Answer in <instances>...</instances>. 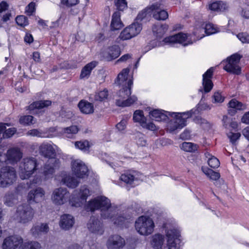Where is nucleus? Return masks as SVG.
I'll return each instance as SVG.
<instances>
[{
  "mask_svg": "<svg viewBox=\"0 0 249 249\" xmlns=\"http://www.w3.org/2000/svg\"><path fill=\"white\" fill-rule=\"evenodd\" d=\"M101 209V217L112 222L117 226L127 227L132 221V216L124 217L118 215L117 207L111 206L110 200L104 196L97 197L89 201L86 206L87 211L94 212Z\"/></svg>",
  "mask_w": 249,
  "mask_h": 249,
  "instance_id": "f257e3e1",
  "label": "nucleus"
},
{
  "mask_svg": "<svg viewBox=\"0 0 249 249\" xmlns=\"http://www.w3.org/2000/svg\"><path fill=\"white\" fill-rule=\"evenodd\" d=\"M168 114L169 120L167 124V129L170 132L177 129H181L187 124V120L190 118L193 113L192 110L184 112H170Z\"/></svg>",
  "mask_w": 249,
  "mask_h": 249,
  "instance_id": "f03ea898",
  "label": "nucleus"
},
{
  "mask_svg": "<svg viewBox=\"0 0 249 249\" xmlns=\"http://www.w3.org/2000/svg\"><path fill=\"white\" fill-rule=\"evenodd\" d=\"M59 160L57 159H50L47 163H45L42 175H36L31 181L30 185H40L45 181L53 178L55 170L59 167Z\"/></svg>",
  "mask_w": 249,
  "mask_h": 249,
  "instance_id": "7ed1b4c3",
  "label": "nucleus"
},
{
  "mask_svg": "<svg viewBox=\"0 0 249 249\" xmlns=\"http://www.w3.org/2000/svg\"><path fill=\"white\" fill-rule=\"evenodd\" d=\"M39 163L34 157L24 158L19 164L18 175L21 179L30 178L38 169Z\"/></svg>",
  "mask_w": 249,
  "mask_h": 249,
  "instance_id": "20e7f679",
  "label": "nucleus"
},
{
  "mask_svg": "<svg viewBox=\"0 0 249 249\" xmlns=\"http://www.w3.org/2000/svg\"><path fill=\"white\" fill-rule=\"evenodd\" d=\"M35 215V211L29 204L24 203L17 207L12 219L18 223L26 224L31 222Z\"/></svg>",
  "mask_w": 249,
  "mask_h": 249,
  "instance_id": "39448f33",
  "label": "nucleus"
},
{
  "mask_svg": "<svg viewBox=\"0 0 249 249\" xmlns=\"http://www.w3.org/2000/svg\"><path fill=\"white\" fill-rule=\"evenodd\" d=\"M136 231L141 235L148 236L151 234L155 228V223L152 218L148 216H141L135 221Z\"/></svg>",
  "mask_w": 249,
  "mask_h": 249,
  "instance_id": "423d86ee",
  "label": "nucleus"
},
{
  "mask_svg": "<svg viewBox=\"0 0 249 249\" xmlns=\"http://www.w3.org/2000/svg\"><path fill=\"white\" fill-rule=\"evenodd\" d=\"M61 182L69 188H74L78 184V161L77 160L71 161V171L68 175L65 172L61 173Z\"/></svg>",
  "mask_w": 249,
  "mask_h": 249,
  "instance_id": "0eeeda50",
  "label": "nucleus"
},
{
  "mask_svg": "<svg viewBox=\"0 0 249 249\" xmlns=\"http://www.w3.org/2000/svg\"><path fill=\"white\" fill-rule=\"evenodd\" d=\"M131 87H122L116 96V103L118 106L128 107L134 103L137 100L135 96H130Z\"/></svg>",
  "mask_w": 249,
  "mask_h": 249,
  "instance_id": "6e6552de",
  "label": "nucleus"
},
{
  "mask_svg": "<svg viewBox=\"0 0 249 249\" xmlns=\"http://www.w3.org/2000/svg\"><path fill=\"white\" fill-rule=\"evenodd\" d=\"M16 179V172L13 167L5 166L0 169V187H8L12 185Z\"/></svg>",
  "mask_w": 249,
  "mask_h": 249,
  "instance_id": "1a4fd4ad",
  "label": "nucleus"
},
{
  "mask_svg": "<svg viewBox=\"0 0 249 249\" xmlns=\"http://www.w3.org/2000/svg\"><path fill=\"white\" fill-rule=\"evenodd\" d=\"M242 56L238 53H234L222 62L224 69L228 72L238 74L240 73L239 63Z\"/></svg>",
  "mask_w": 249,
  "mask_h": 249,
  "instance_id": "9d476101",
  "label": "nucleus"
},
{
  "mask_svg": "<svg viewBox=\"0 0 249 249\" xmlns=\"http://www.w3.org/2000/svg\"><path fill=\"white\" fill-rule=\"evenodd\" d=\"M69 192L63 187L55 188L53 191L51 199L55 205L61 206L68 201Z\"/></svg>",
  "mask_w": 249,
  "mask_h": 249,
  "instance_id": "9b49d317",
  "label": "nucleus"
},
{
  "mask_svg": "<svg viewBox=\"0 0 249 249\" xmlns=\"http://www.w3.org/2000/svg\"><path fill=\"white\" fill-rule=\"evenodd\" d=\"M163 44L170 45H173L176 43H179L182 44L184 46L193 43V41L188 38L187 35L182 33H179L175 35L166 37L163 40Z\"/></svg>",
  "mask_w": 249,
  "mask_h": 249,
  "instance_id": "f8f14e48",
  "label": "nucleus"
},
{
  "mask_svg": "<svg viewBox=\"0 0 249 249\" xmlns=\"http://www.w3.org/2000/svg\"><path fill=\"white\" fill-rule=\"evenodd\" d=\"M23 244V239L19 235L9 236L4 239L1 244L2 249H19Z\"/></svg>",
  "mask_w": 249,
  "mask_h": 249,
  "instance_id": "ddd939ff",
  "label": "nucleus"
},
{
  "mask_svg": "<svg viewBox=\"0 0 249 249\" xmlns=\"http://www.w3.org/2000/svg\"><path fill=\"white\" fill-rule=\"evenodd\" d=\"M45 191L40 187L31 190L27 196V201L30 204L39 203L45 200Z\"/></svg>",
  "mask_w": 249,
  "mask_h": 249,
  "instance_id": "4468645a",
  "label": "nucleus"
},
{
  "mask_svg": "<svg viewBox=\"0 0 249 249\" xmlns=\"http://www.w3.org/2000/svg\"><path fill=\"white\" fill-rule=\"evenodd\" d=\"M167 249H178L180 243V233L179 231L173 228L167 231Z\"/></svg>",
  "mask_w": 249,
  "mask_h": 249,
  "instance_id": "2eb2a0df",
  "label": "nucleus"
},
{
  "mask_svg": "<svg viewBox=\"0 0 249 249\" xmlns=\"http://www.w3.org/2000/svg\"><path fill=\"white\" fill-rule=\"evenodd\" d=\"M22 156V152L19 147H12L7 151L5 161L7 163L14 165L21 159Z\"/></svg>",
  "mask_w": 249,
  "mask_h": 249,
  "instance_id": "dca6fc26",
  "label": "nucleus"
},
{
  "mask_svg": "<svg viewBox=\"0 0 249 249\" xmlns=\"http://www.w3.org/2000/svg\"><path fill=\"white\" fill-rule=\"evenodd\" d=\"M22 186L18 185L16 188L14 193L7 192L3 198L4 204L8 207H13L16 204L18 201V195H21L22 194Z\"/></svg>",
  "mask_w": 249,
  "mask_h": 249,
  "instance_id": "f3484780",
  "label": "nucleus"
},
{
  "mask_svg": "<svg viewBox=\"0 0 249 249\" xmlns=\"http://www.w3.org/2000/svg\"><path fill=\"white\" fill-rule=\"evenodd\" d=\"M125 244L124 239L118 234L111 235L108 238L106 246L107 249H121Z\"/></svg>",
  "mask_w": 249,
  "mask_h": 249,
  "instance_id": "a211bd4d",
  "label": "nucleus"
},
{
  "mask_svg": "<svg viewBox=\"0 0 249 249\" xmlns=\"http://www.w3.org/2000/svg\"><path fill=\"white\" fill-rule=\"evenodd\" d=\"M56 146L53 145L51 142H45L42 143L39 147V152L40 155L45 157L49 158L48 161L46 163H47L49 160L51 159H55L52 158L55 153V148Z\"/></svg>",
  "mask_w": 249,
  "mask_h": 249,
  "instance_id": "6ab92c4d",
  "label": "nucleus"
},
{
  "mask_svg": "<svg viewBox=\"0 0 249 249\" xmlns=\"http://www.w3.org/2000/svg\"><path fill=\"white\" fill-rule=\"evenodd\" d=\"M129 71V68L124 69L118 74L116 81L118 85L122 87H132L133 82L132 77L128 75Z\"/></svg>",
  "mask_w": 249,
  "mask_h": 249,
  "instance_id": "aec40b11",
  "label": "nucleus"
},
{
  "mask_svg": "<svg viewBox=\"0 0 249 249\" xmlns=\"http://www.w3.org/2000/svg\"><path fill=\"white\" fill-rule=\"evenodd\" d=\"M208 7L209 10L216 13L225 12L229 9V4L227 2L221 0L210 3Z\"/></svg>",
  "mask_w": 249,
  "mask_h": 249,
  "instance_id": "412c9836",
  "label": "nucleus"
},
{
  "mask_svg": "<svg viewBox=\"0 0 249 249\" xmlns=\"http://www.w3.org/2000/svg\"><path fill=\"white\" fill-rule=\"evenodd\" d=\"M47 223H41L34 225L31 230L32 234L36 238L39 237L42 234H46L49 231Z\"/></svg>",
  "mask_w": 249,
  "mask_h": 249,
  "instance_id": "4be33fe9",
  "label": "nucleus"
},
{
  "mask_svg": "<svg viewBox=\"0 0 249 249\" xmlns=\"http://www.w3.org/2000/svg\"><path fill=\"white\" fill-rule=\"evenodd\" d=\"M213 72V68H211L203 75V86L205 92H209L212 89L213 84L211 78Z\"/></svg>",
  "mask_w": 249,
  "mask_h": 249,
  "instance_id": "5701e85b",
  "label": "nucleus"
},
{
  "mask_svg": "<svg viewBox=\"0 0 249 249\" xmlns=\"http://www.w3.org/2000/svg\"><path fill=\"white\" fill-rule=\"evenodd\" d=\"M88 229L92 232L98 234L103 233L102 225L95 216H91L87 224Z\"/></svg>",
  "mask_w": 249,
  "mask_h": 249,
  "instance_id": "b1692460",
  "label": "nucleus"
},
{
  "mask_svg": "<svg viewBox=\"0 0 249 249\" xmlns=\"http://www.w3.org/2000/svg\"><path fill=\"white\" fill-rule=\"evenodd\" d=\"M205 32L207 35H210L217 32L216 27L212 23L206 24L205 28H200L199 29H196L194 32V36H196L197 39H200L204 36V34H202L201 36L198 34L200 33H203Z\"/></svg>",
  "mask_w": 249,
  "mask_h": 249,
  "instance_id": "393cba45",
  "label": "nucleus"
},
{
  "mask_svg": "<svg viewBox=\"0 0 249 249\" xmlns=\"http://www.w3.org/2000/svg\"><path fill=\"white\" fill-rule=\"evenodd\" d=\"M120 179L126 184L132 185L139 179L138 173L135 171H128L123 174Z\"/></svg>",
  "mask_w": 249,
  "mask_h": 249,
  "instance_id": "a878e982",
  "label": "nucleus"
},
{
  "mask_svg": "<svg viewBox=\"0 0 249 249\" xmlns=\"http://www.w3.org/2000/svg\"><path fill=\"white\" fill-rule=\"evenodd\" d=\"M74 223V218L71 215L64 214L60 217L59 226L61 229L67 230L72 227Z\"/></svg>",
  "mask_w": 249,
  "mask_h": 249,
  "instance_id": "bb28decb",
  "label": "nucleus"
},
{
  "mask_svg": "<svg viewBox=\"0 0 249 249\" xmlns=\"http://www.w3.org/2000/svg\"><path fill=\"white\" fill-rule=\"evenodd\" d=\"M228 112L231 115H234L237 110H244L246 108V105L237 101L235 99L231 100L229 104Z\"/></svg>",
  "mask_w": 249,
  "mask_h": 249,
  "instance_id": "cd10ccee",
  "label": "nucleus"
},
{
  "mask_svg": "<svg viewBox=\"0 0 249 249\" xmlns=\"http://www.w3.org/2000/svg\"><path fill=\"white\" fill-rule=\"evenodd\" d=\"M168 111L160 109H154L149 112L150 117L156 121H166L168 119Z\"/></svg>",
  "mask_w": 249,
  "mask_h": 249,
  "instance_id": "c85d7f7f",
  "label": "nucleus"
},
{
  "mask_svg": "<svg viewBox=\"0 0 249 249\" xmlns=\"http://www.w3.org/2000/svg\"><path fill=\"white\" fill-rule=\"evenodd\" d=\"M51 105V101L49 100L39 101L33 103L29 105L27 108L30 113H36L37 109L43 108Z\"/></svg>",
  "mask_w": 249,
  "mask_h": 249,
  "instance_id": "c756f323",
  "label": "nucleus"
},
{
  "mask_svg": "<svg viewBox=\"0 0 249 249\" xmlns=\"http://www.w3.org/2000/svg\"><path fill=\"white\" fill-rule=\"evenodd\" d=\"M121 14L119 12H115L112 16L110 23V28L112 31L118 30L121 29L124 24L121 20Z\"/></svg>",
  "mask_w": 249,
  "mask_h": 249,
  "instance_id": "7c9ffc66",
  "label": "nucleus"
},
{
  "mask_svg": "<svg viewBox=\"0 0 249 249\" xmlns=\"http://www.w3.org/2000/svg\"><path fill=\"white\" fill-rule=\"evenodd\" d=\"M164 242V236L160 234H155L150 238V245L154 249H160Z\"/></svg>",
  "mask_w": 249,
  "mask_h": 249,
  "instance_id": "2f4dec72",
  "label": "nucleus"
},
{
  "mask_svg": "<svg viewBox=\"0 0 249 249\" xmlns=\"http://www.w3.org/2000/svg\"><path fill=\"white\" fill-rule=\"evenodd\" d=\"M159 7V4H153L151 6L146 7L145 9L139 13L137 17L136 20L138 21H141L144 18L150 17L153 10L158 9Z\"/></svg>",
  "mask_w": 249,
  "mask_h": 249,
  "instance_id": "473e14b6",
  "label": "nucleus"
},
{
  "mask_svg": "<svg viewBox=\"0 0 249 249\" xmlns=\"http://www.w3.org/2000/svg\"><path fill=\"white\" fill-rule=\"evenodd\" d=\"M96 65L97 63L95 61L90 62L85 65L81 70L80 78L84 80L88 79L90 75L91 71Z\"/></svg>",
  "mask_w": 249,
  "mask_h": 249,
  "instance_id": "72a5a7b5",
  "label": "nucleus"
},
{
  "mask_svg": "<svg viewBox=\"0 0 249 249\" xmlns=\"http://www.w3.org/2000/svg\"><path fill=\"white\" fill-rule=\"evenodd\" d=\"M120 159L116 154L112 153L107 157L106 161L112 168L116 169L123 164V161Z\"/></svg>",
  "mask_w": 249,
  "mask_h": 249,
  "instance_id": "f704fd0d",
  "label": "nucleus"
},
{
  "mask_svg": "<svg viewBox=\"0 0 249 249\" xmlns=\"http://www.w3.org/2000/svg\"><path fill=\"white\" fill-rule=\"evenodd\" d=\"M222 121L224 126L228 129L229 131H232V130L236 131L237 130L238 127L237 123L228 116H224Z\"/></svg>",
  "mask_w": 249,
  "mask_h": 249,
  "instance_id": "c9c22d12",
  "label": "nucleus"
},
{
  "mask_svg": "<svg viewBox=\"0 0 249 249\" xmlns=\"http://www.w3.org/2000/svg\"><path fill=\"white\" fill-rule=\"evenodd\" d=\"M79 108L80 109L81 112L86 114L92 113L94 111V107L92 104L83 100L79 103Z\"/></svg>",
  "mask_w": 249,
  "mask_h": 249,
  "instance_id": "e433bc0d",
  "label": "nucleus"
},
{
  "mask_svg": "<svg viewBox=\"0 0 249 249\" xmlns=\"http://www.w3.org/2000/svg\"><path fill=\"white\" fill-rule=\"evenodd\" d=\"M155 4H159V7L158 9L154 10L152 12V13H153V18L155 19L159 20H164L167 19L168 17V14L166 11L160 9V3L157 2L155 3Z\"/></svg>",
  "mask_w": 249,
  "mask_h": 249,
  "instance_id": "4c0bfd02",
  "label": "nucleus"
},
{
  "mask_svg": "<svg viewBox=\"0 0 249 249\" xmlns=\"http://www.w3.org/2000/svg\"><path fill=\"white\" fill-rule=\"evenodd\" d=\"M126 28L130 33L131 38L139 34L142 29L141 24L138 22H134Z\"/></svg>",
  "mask_w": 249,
  "mask_h": 249,
  "instance_id": "58836bf2",
  "label": "nucleus"
},
{
  "mask_svg": "<svg viewBox=\"0 0 249 249\" xmlns=\"http://www.w3.org/2000/svg\"><path fill=\"white\" fill-rule=\"evenodd\" d=\"M126 28L130 33L131 38L139 34L142 29L141 24L138 22H134Z\"/></svg>",
  "mask_w": 249,
  "mask_h": 249,
  "instance_id": "ea45409f",
  "label": "nucleus"
},
{
  "mask_svg": "<svg viewBox=\"0 0 249 249\" xmlns=\"http://www.w3.org/2000/svg\"><path fill=\"white\" fill-rule=\"evenodd\" d=\"M89 173L87 166L81 161L79 162V183L81 179H86L88 178Z\"/></svg>",
  "mask_w": 249,
  "mask_h": 249,
  "instance_id": "a19ab883",
  "label": "nucleus"
},
{
  "mask_svg": "<svg viewBox=\"0 0 249 249\" xmlns=\"http://www.w3.org/2000/svg\"><path fill=\"white\" fill-rule=\"evenodd\" d=\"M120 54V48L117 46L110 47L108 49V55L106 57L108 61L117 58Z\"/></svg>",
  "mask_w": 249,
  "mask_h": 249,
  "instance_id": "79ce46f5",
  "label": "nucleus"
},
{
  "mask_svg": "<svg viewBox=\"0 0 249 249\" xmlns=\"http://www.w3.org/2000/svg\"><path fill=\"white\" fill-rule=\"evenodd\" d=\"M201 169L202 172L211 180H217L220 177V174L218 172H215L212 169L208 168L207 167H202Z\"/></svg>",
  "mask_w": 249,
  "mask_h": 249,
  "instance_id": "37998d69",
  "label": "nucleus"
},
{
  "mask_svg": "<svg viewBox=\"0 0 249 249\" xmlns=\"http://www.w3.org/2000/svg\"><path fill=\"white\" fill-rule=\"evenodd\" d=\"M205 156L208 159V163L211 167L215 168L219 166L220 162L216 157L212 156L208 152L205 153Z\"/></svg>",
  "mask_w": 249,
  "mask_h": 249,
  "instance_id": "c03bdc74",
  "label": "nucleus"
},
{
  "mask_svg": "<svg viewBox=\"0 0 249 249\" xmlns=\"http://www.w3.org/2000/svg\"><path fill=\"white\" fill-rule=\"evenodd\" d=\"M167 30L166 25H157L153 28V32L157 37H161Z\"/></svg>",
  "mask_w": 249,
  "mask_h": 249,
  "instance_id": "a18cd8bd",
  "label": "nucleus"
},
{
  "mask_svg": "<svg viewBox=\"0 0 249 249\" xmlns=\"http://www.w3.org/2000/svg\"><path fill=\"white\" fill-rule=\"evenodd\" d=\"M180 148L185 151L193 152L197 150V145L192 142H183L181 144Z\"/></svg>",
  "mask_w": 249,
  "mask_h": 249,
  "instance_id": "49530a36",
  "label": "nucleus"
},
{
  "mask_svg": "<svg viewBox=\"0 0 249 249\" xmlns=\"http://www.w3.org/2000/svg\"><path fill=\"white\" fill-rule=\"evenodd\" d=\"M77 132L78 127L76 125L71 126L64 129V133L69 138H73Z\"/></svg>",
  "mask_w": 249,
  "mask_h": 249,
  "instance_id": "de8ad7c7",
  "label": "nucleus"
},
{
  "mask_svg": "<svg viewBox=\"0 0 249 249\" xmlns=\"http://www.w3.org/2000/svg\"><path fill=\"white\" fill-rule=\"evenodd\" d=\"M34 117L31 115H25L21 116L19 119V123L24 125H30L36 123Z\"/></svg>",
  "mask_w": 249,
  "mask_h": 249,
  "instance_id": "09e8293b",
  "label": "nucleus"
},
{
  "mask_svg": "<svg viewBox=\"0 0 249 249\" xmlns=\"http://www.w3.org/2000/svg\"><path fill=\"white\" fill-rule=\"evenodd\" d=\"M146 120L144 116L143 111L140 110H136L133 114V120L135 122H138L141 125Z\"/></svg>",
  "mask_w": 249,
  "mask_h": 249,
  "instance_id": "8fccbe9b",
  "label": "nucleus"
},
{
  "mask_svg": "<svg viewBox=\"0 0 249 249\" xmlns=\"http://www.w3.org/2000/svg\"><path fill=\"white\" fill-rule=\"evenodd\" d=\"M40 244L36 241L31 242H24L19 248V249H40Z\"/></svg>",
  "mask_w": 249,
  "mask_h": 249,
  "instance_id": "3c124183",
  "label": "nucleus"
},
{
  "mask_svg": "<svg viewBox=\"0 0 249 249\" xmlns=\"http://www.w3.org/2000/svg\"><path fill=\"white\" fill-rule=\"evenodd\" d=\"M108 95V90L104 89L103 90L99 91L95 93L94 99L96 101H102L106 99Z\"/></svg>",
  "mask_w": 249,
  "mask_h": 249,
  "instance_id": "603ef678",
  "label": "nucleus"
},
{
  "mask_svg": "<svg viewBox=\"0 0 249 249\" xmlns=\"http://www.w3.org/2000/svg\"><path fill=\"white\" fill-rule=\"evenodd\" d=\"M135 140L139 146H145L147 144V141L144 135L140 132H137L136 134Z\"/></svg>",
  "mask_w": 249,
  "mask_h": 249,
  "instance_id": "864d4df0",
  "label": "nucleus"
},
{
  "mask_svg": "<svg viewBox=\"0 0 249 249\" xmlns=\"http://www.w3.org/2000/svg\"><path fill=\"white\" fill-rule=\"evenodd\" d=\"M90 195V191L86 186H82L79 191V197L83 200H86Z\"/></svg>",
  "mask_w": 249,
  "mask_h": 249,
  "instance_id": "5fc2aeb1",
  "label": "nucleus"
},
{
  "mask_svg": "<svg viewBox=\"0 0 249 249\" xmlns=\"http://www.w3.org/2000/svg\"><path fill=\"white\" fill-rule=\"evenodd\" d=\"M27 136L32 137H37L39 138H45L46 136L45 134L40 130L37 129H33L28 131L26 133Z\"/></svg>",
  "mask_w": 249,
  "mask_h": 249,
  "instance_id": "6e6d98bb",
  "label": "nucleus"
},
{
  "mask_svg": "<svg viewBox=\"0 0 249 249\" xmlns=\"http://www.w3.org/2000/svg\"><path fill=\"white\" fill-rule=\"evenodd\" d=\"M68 201L72 207H77L78 203V192L76 190L73 191L71 196L69 195Z\"/></svg>",
  "mask_w": 249,
  "mask_h": 249,
  "instance_id": "4d7b16f0",
  "label": "nucleus"
},
{
  "mask_svg": "<svg viewBox=\"0 0 249 249\" xmlns=\"http://www.w3.org/2000/svg\"><path fill=\"white\" fill-rule=\"evenodd\" d=\"M91 145V143L87 140L79 142V149L84 152H89Z\"/></svg>",
  "mask_w": 249,
  "mask_h": 249,
  "instance_id": "13d9d810",
  "label": "nucleus"
},
{
  "mask_svg": "<svg viewBox=\"0 0 249 249\" xmlns=\"http://www.w3.org/2000/svg\"><path fill=\"white\" fill-rule=\"evenodd\" d=\"M115 5L120 11H124L127 7V3L126 0H115Z\"/></svg>",
  "mask_w": 249,
  "mask_h": 249,
  "instance_id": "bf43d9fd",
  "label": "nucleus"
},
{
  "mask_svg": "<svg viewBox=\"0 0 249 249\" xmlns=\"http://www.w3.org/2000/svg\"><path fill=\"white\" fill-rule=\"evenodd\" d=\"M16 21L18 25L21 27H25L28 24V19L24 16H18L17 17Z\"/></svg>",
  "mask_w": 249,
  "mask_h": 249,
  "instance_id": "052dcab7",
  "label": "nucleus"
},
{
  "mask_svg": "<svg viewBox=\"0 0 249 249\" xmlns=\"http://www.w3.org/2000/svg\"><path fill=\"white\" fill-rule=\"evenodd\" d=\"M227 136L230 140L231 142L234 143L240 137L241 134L239 132H233L232 131H229L227 133Z\"/></svg>",
  "mask_w": 249,
  "mask_h": 249,
  "instance_id": "680f3d73",
  "label": "nucleus"
},
{
  "mask_svg": "<svg viewBox=\"0 0 249 249\" xmlns=\"http://www.w3.org/2000/svg\"><path fill=\"white\" fill-rule=\"evenodd\" d=\"M240 14L242 18L246 19L249 18V5L246 4L243 5Z\"/></svg>",
  "mask_w": 249,
  "mask_h": 249,
  "instance_id": "e2e57ef3",
  "label": "nucleus"
},
{
  "mask_svg": "<svg viewBox=\"0 0 249 249\" xmlns=\"http://www.w3.org/2000/svg\"><path fill=\"white\" fill-rule=\"evenodd\" d=\"M16 130L15 127H11L7 129H5L2 134V137L4 138H10L16 133Z\"/></svg>",
  "mask_w": 249,
  "mask_h": 249,
  "instance_id": "0e129e2a",
  "label": "nucleus"
},
{
  "mask_svg": "<svg viewBox=\"0 0 249 249\" xmlns=\"http://www.w3.org/2000/svg\"><path fill=\"white\" fill-rule=\"evenodd\" d=\"M143 128H145L146 129L151 130V131H155L158 128L156 125L152 122H148L147 123L146 122V120L145 121L142 123L141 125Z\"/></svg>",
  "mask_w": 249,
  "mask_h": 249,
  "instance_id": "69168bd1",
  "label": "nucleus"
},
{
  "mask_svg": "<svg viewBox=\"0 0 249 249\" xmlns=\"http://www.w3.org/2000/svg\"><path fill=\"white\" fill-rule=\"evenodd\" d=\"M119 38L123 40H128L131 38L130 33H129L126 27L121 32Z\"/></svg>",
  "mask_w": 249,
  "mask_h": 249,
  "instance_id": "338daca9",
  "label": "nucleus"
},
{
  "mask_svg": "<svg viewBox=\"0 0 249 249\" xmlns=\"http://www.w3.org/2000/svg\"><path fill=\"white\" fill-rule=\"evenodd\" d=\"M237 38L243 43H249V35L242 33L237 35Z\"/></svg>",
  "mask_w": 249,
  "mask_h": 249,
  "instance_id": "774afa93",
  "label": "nucleus"
}]
</instances>
